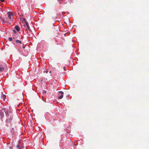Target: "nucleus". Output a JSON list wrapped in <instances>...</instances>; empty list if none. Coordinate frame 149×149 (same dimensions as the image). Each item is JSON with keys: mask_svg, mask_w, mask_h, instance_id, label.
Listing matches in <instances>:
<instances>
[{"mask_svg": "<svg viewBox=\"0 0 149 149\" xmlns=\"http://www.w3.org/2000/svg\"><path fill=\"white\" fill-rule=\"evenodd\" d=\"M8 111V110L6 109V108L4 106L1 107L0 108V112L1 116H3L4 113H6Z\"/></svg>", "mask_w": 149, "mask_h": 149, "instance_id": "f257e3e1", "label": "nucleus"}, {"mask_svg": "<svg viewBox=\"0 0 149 149\" xmlns=\"http://www.w3.org/2000/svg\"><path fill=\"white\" fill-rule=\"evenodd\" d=\"M8 17L7 19H9L10 21H11L13 20V13L12 12H9L7 13Z\"/></svg>", "mask_w": 149, "mask_h": 149, "instance_id": "f03ea898", "label": "nucleus"}, {"mask_svg": "<svg viewBox=\"0 0 149 149\" xmlns=\"http://www.w3.org/2000/svg\"><path fill=\"white\" fill-rule=\"evenodd\" d=\"M63 92L62 91L59 92L58 94V97L59 99H61L63 97Z\"/></svg>", "mask_w": 149, "mask_h": 149, "instance_id": "7ed1b4c3", "label": "nucleus"}, {"mask_svg": "<svg viewBox=\"0 0 149 149\" xmlns=\"http://www.w3.org/2000/svg\"><path fill=\"white\" fill-rule=\"evenodd\" d=\"M26 27H27V28H26V29L25 30V31L26 33H28V29H29V24L28 23H26Z\"/></svg>", "mask_w": 149, "mask_h": 149, "instance_id": "20e7f679", "label": "nucleus"}, {"mask_svg": "<svg viewBox=\"0 0 149 149\" xmlns=\"http://www.w3.org/2000/svg\"><path fill=\"white\" fill-rule=\"evenodd\" d=\"M4 68L2 65H0V71H2L4 70Z\"/></svg>", "mask_w": 149, "mask_h": 149, "instance_id": "39448f33", "label": "nucleus"}, {"mask_svg": "<svg viewBox=\"0 0 149 149\" xmlns=\"http://www.w3.org/2000/svg\"><path fill=\"white\" fill-rule=\"evenodd\" d=\"M15 29L17 31H19L20 30L18 26H15Z\"/></svg>", "mask_w": 149, "mask_h": 149, "instance_id": "423d86ee", "label": "nucleus"}, {"mask_svg": "<svg viewBox=\"0 0 149 149\" xmlns=\"http://www.w3.org/2000/svg\"><path fill=\"white\" fill-rule=\"evenodd\" d=\"M70 133V131H68L66 132V134L69 137H71L72 136H71L70 134H69V133Z\"/></svg>", "mask_w": 149, "mask_h": 149, "instance_id": "0eeeda50", "label": "nucleus"}, {"mask_svg": "<svg viewBox=\"0 0 149 149\" xmlns=\"http://www.w3.org/2000/svg\"><path fill=\"white\" fill-rule=\"evenodd\" d=\"M16 42L18 43H20V44L22 43V42L20 40H16Z\"/></svg>", "mask_w": 149, "mask_h": 149, "instance_id": "6e6552de", "label": "nucleus"}, {"mask_svg": "<svg viewBox=\"0 0 149 149\" xmlns=\"http://www.w3.org/2000/svg\"><path fill=\"white\" fill-rule=\"evenodd\" d=\"M17 147L18 148V149H22L21 148H20V146L19 145H17Z\"/></svg>", "mask_w": 149, "mask_h": 149, "instance_id": "1a4fd4ad", "label": "nucleus"}, {"mask_svg": "<svg viewBox=\"0 0 149 149\" xmlns=\"http://www.w3.org/2000/svg\"><path fill=\"white\" fill-rule=\"evenodd\" d=\"M8 39H9V40L10 41H12V40H13V38H10V37L9 38H8Z\"/></svg>", "mask_w": 149, "mask_h": 149, "instance_id": "9d476101", "label": "nucleus"}, {"mask_svg": "<svg viewBox=\"0 0 149 149\" xmlns=\"http://www.w3.org/2000/svg\"><path fill=\"white\" fill-rule=\"evenodd\" d=\"M5 0H0V1L2 2H4Z\"/></svg>", "mask_w": 149, "mask_h": 149, "instance_id": "9b49d317", "label": "nucleus"}, {"mask_svg": "<svg viewBox=\"0 0 149 149\" xmlns=\"http://www.w3.org/2000/svg\"><path fill=\"white\" fill-rule=\"evenodd\" d=\"M45 72L46 73H48V71H45Z\"/></svg>", "mask_w": 149, "mask_h": 149, "instance_id": "f8f14e48", "label": "nucleus"}, {"mask_svg": "<svg viewBox=\"0 0 149 149\" xmlns=\"http://www.w3.org/2000/svg\"><path fill=\"white\" fill-rule=\"evenodd\" d=\"M51 71H49V73H51Z\"/></svg>", "mask_w": 149, "mask_h": 149, "instance_id": "ddd939ff", "label": "nucleus"}, {"mask_svg": "<svg viewBox=\"0 0 149 149\" xmlns=\"http://www.w3.org/2000/svg\"><path fill=\"white\" fill-rule=\"evenodd\" d=\"M23 48H24V47H23Z\"/></svg>", "mask_w": 149, "mask_h": 149, "instance_id": "4468645a", "label": "nucleus"}, {"mask_svg": "<svg viewBox=\"0 0 149 149\" xmlns=\"http://www.w3.org/2000/svg\"><path fill=\"white\" fill-rule=\"evenodd\" d=\"M3 22H4V21L3 20Z\"/></svg>", "mask_w": 149, "mask_h": 149, "instance_id": "2eb2a0df", "label": "nucleus"}, {"mask_svg": "<svg viewBox=\"0 0 149 149\" xmlns=\"http://www.w3.org/2000/svg\"><path fill=\"white\" fill-rule=\"evenodd\" d=\"M64 69H65V67H64Z\"/></svg>", "mask_w": 149, "mask_h": 149, "instance_id": "dca6fc26", "label": "nucleus"}]
</instances>
